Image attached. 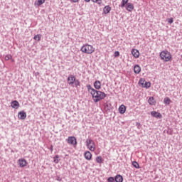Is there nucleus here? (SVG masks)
<instances>
[{
	"instance_id": "obj_2",
	"label": "nucleus",
	"mask_w": 182,
	"mask_h": 182,
	"mask_svg": "<svg viewBox=\"0 0 182 182\" xmlns=\"http://www.w3.org/2000/svg\"><path fill=\"white\" fill-rule=\"evenodd\" d=\"M81 52L82 53H87V55H92L93 52H95V48H93V46L85 44L83 45L80 48Z\"/></svg>"
},
{
	"instance_id": "obj_30",
	"label": "nucleus",
	"mask_w": 182,
	"mask_h": 182,
	"mask_svg": "<svg viewBox=\"0 0 182 182\" xmlns=\"http://www.w3.org/2000/svg\"><path fill=\"white\" fill-rule=\"evenodd\" d=\"M132 166H134L135 168H140V166L139 165V163H137V161H133Z\"/></svg>"
},
{
	"instance_id": "obj_17",
	"label": "nucleus",
	"mask_w": 182,
	"mask_h": 182,
	"mask_svg": "<svg viewBox=\"0 0 182 182\" xmlns=\"http://www.w3.org/2000/svg\"><path fill=\"white\" fill-rule=\"evenodd\" d=\"M112 11V7L110 6H105L103 9V12L105 15H107V14H109Z\"/></svg>"
},
{
	"instance_id": "obj_37",
	"label": "nucleus",
	"mask_w": 182,
	"mask_h": 182,
	"mask_svg": "<svg viewBox=\"0 0 182 182\" xmlns=\"http://www.w3.org/2000/svg\"><path fill=\"white\" fill-rule=\"evenodd\" d=\"M72 2H74L75 4H76V2H78L80 0H71Z\"/></svg>"
},
{
	"instance_id": "obj_33",
	"label": "nucleus",
	"mask_w": 182,
	"mask_h": 182,
	"mask_svg": "<svg viewBox=\"0 0 182 182\" xmlns=\"http://www.w3.org/2000/svg\"><path fill=\"white\" fill-rule=\"evenodd\" d=\"M144 82H146L145 80L140 79L139 81V85H141V86H144Z\"/></svg>"
},
{
	"instance_id": "obj_3",
	"label": "nucleus",
	"mask_w": 182,
	"mask_h": 182,
	"mask_svg": "<svg viewBox=\"0 0 182 182\" xmlns=\"http://www.w3.org/2000/svg\"><path fill=\"white\" fill-rule=\"evenodd\" d=\"M160 58L162 60H165V62H170L171 60V54L167 51H162L160 53Z\"/></svg>"
},
{
	"instance_id": "obj_29",
	"label": "nucleus",
	"mask_w": 182,
	"mask_h": 182,
	"mask_svg": "<svg viewBox=\"0 0 182 182\" xmlns=\"http://www.w3.org/2000/svg\"><path fill=\"white\" fill-rule=\"evenodd\" d=\"M46 1V0H38L37 6H41V5H43V4H45Z\"/></svg>"
},
{
	"instance_id": "obj_7",
	"label": "nucleus",
	"mask_w": 182,
	"mask_h": 182,
	"mask_svg": "<svg viewBox=\"0 0 182 182\" xmlns=\"http://www.w3.org/2000/svg\"><path fill=\"white\" fill-rule=\"evenodd\" d=\"M18 166L21 168L26 167L28 166V161L25 159H20L18 161Z\"/></svg>"
},
{
	"instance_id": "obj_8",
	"label": "nucleus",
	"mask_w": 182,
	"mask_h": 182,
	"mask_svg": "<svg viewBox=\"0 0 182 182\" xmlns=\"http://www.w3.org/2000/svg\"><path fill=\"white\" fill-rule=\"evenodd\" d=\"M104 109L105 112H110L113 110L114 107L112 106V104L110 102H106L104 105Z\"/></svg>"
},
{
	"instance_id": "obj_28",
	"label": "nucleus",
	"mask_w": 182,
	"mask_h": 182,
	"mask_svg": "<svg viewBox=\"0 0 182 182\" xmlns=\"http://www.w3.org/2000/svg\"><path fill=\"white\" fill-rule=\"evenodd\" d=\"M60 160H59V155H56L54 158H53V162L55 163V164H58V163H59Z\"/></svg>"
},
{
	"instance_id": "obj_5",
	"label": "nucleus",
	"mask_w": 182,
	"mask_h": 182,
	"mask_svg": "<svg viewBox=\"0 0 182 182\" xmlns=\"http://www.w3.org/2000/svg\"><path fill=\"white\" fill-rule=\"evenodd\" d=\"M76 80V77L73 75H70L67 78V82L70 86L74 87L73 85H75V81Z\"/></svg>"
},
{
	"instance_id": "obj_22",
	"label": "nucleus",
	"mask_w": 182,
	"mask_h": 182,
	"mask_svg": "<svg viewBox=\"0 0 182 182\" xmlns=\"http://www.w3.org/2000/svg\"><path fill=\"white\" fill-rule=\"evenodd\" d=\"M149 105L153 106V105H156V102L154 101V97H150L148 100Z\"/></svg>"
},
{
	"instance_id": "obj_34",
	"label": "nucleus",
	"mask_w": 182,
	"mask_h": 182,
	"mask_svg": "<svg viewBox=\"0 0 182 182\" xmlns=\"http://www.w3.org/2000/svg\"><path fill=\"white\" fill-rule=\"evenodd\" d=\"M168 22L171 24L174 22V19L173 18H168Z\"/></svg>"
},
{
	"instance_id": "obj_27",
	"label": "nucleus",
	"mask_w": 182,
	"mask_h": 182,
	"mask_svg": "<svg viewBox=\"0 0 182 182\" xmlns=\"http://www.w3.org/2000/svg\"><path fill=\"white\" fill-rule=\"evenodd\" d=\"M74 85H75V87H76V89H77L78 86H80V81L77 79H76L74 82Z\"/></svg>"
},
{
	"instance_id": "obj_14",
	"label": "nucleus",
	"mask_w": 182,
	"mask_h": 182,
	"mask_svg": "<svg viewBox=\"0 0 182 182\" xmlns=\"http://www.w3.org/2000/svg\"><path fill=\"white\" fill-rule=\"evenodd\" d=\"M126 109H127V107L124 105H120L118 109L120 114H124V113H126Z\"/></svg>"
},
{
	"instance_id": "obj_26",
	"label": "nucleus",
	"mask_w": 182,
	"mask_h": 182,
	"mask_svg": "<svg viewBox=\"0 0 182 182\" xmlns=\"http://www.w3.org/2000/svg\"><path fill=\"white\" fill-rule=\"evenodd\" d=\"M41 36H42L41 34H37V35L34 36L33 39H34V41H37L38 42H39L41 41Z\"/></svg>"
},
{
	"instance_id": "obj_12",
	"label": "nucleus",
	"mask_w": 182,
	"mask_h": 182,
	"mask_svg": "<svg viewBox=\"0 0 182 182\" xmlns=\"http://www.w3.org/2000/svg\"><path fill=\"white\" fill-rule=\"evenodd\" d=\"M68 141L69 144H73V146H76V144H77L75 137H69Z\"/></svg>"
},
{
	"instance_id": "obj_32",
	"label": "nucleus",
	"mask_w": 182,
	"mask_h": 182,
	"mask_svg": "<svg viewBox=\"0 0 182 182\" xmlns=\"http://www.w3.org/2000/svg\"><path fill=\"white\" fill-rule=\"evenodd\" d=\"M114 58H119V56H120V52L115 51L114 53Z\"/></svg>"
},
{
	"instance_id": "obj_25",
	"label": "nucleus",
	"mask_w": 182,
	"mask_h": 182,
	"mask_svg": "<svg viewBox=\"0 0 182 182\" xmlns=\"http://www.w3.org/2000/svg\"><path fill=\"white\" fill-rule=\"evenodd\" d=\"M96 161H97L99 164H102V163H103V159L102 158V156H97V157H96Z\"/></svg>"
},
{
	"instance_id": "obj_11",
	"label": "nucleus",
	"mask_w": 182,
	"mask_h": 182,
	"mask_svg": "<svg viewBox=\"0 0 182 182\" xmlns=\"http://www.w3.org/2000/svg\"><path fill=\"white\" fill-rule=\"evenodd\" d=\"M11 107H12L13 109H19V107H20L21 105H19V102H18V101L14 100V101L11 102Z\"/></svg>"
},
{
	"instance_id": "obj_13",
	"label": "nucleus",
	"mask_w": 182,
	"mask_h": 182,
	"mask_svg": "<svg viewBox=\"0 0 182 182\" xmlns=\"http://www.w3.org/2000/svg\"><path fill=\"white\" fill-rule=\"evenodd\" d=\"M132 55L134 56V58H136V59H137V58L140 56V52L137 49H132Z\"/></svg>"
},
{
	"instance_id": "obj_19",
	"label": "nucleus",
	"mask_w": 182,
	"mask_h": 182,
	"mask_svg": "<svg viewBox=\"0 0 182 182\" xmlns=\"http://www.w3.org/2000/svg\"><path fill=\"white\" fill-rule=\"evenodd\" d=\"M87 89L88 92H90V95H92V93H94V92L96 90L95 88L92 87V85H87Z\"/></svg>"
},
{
	"instance_id": "obj_15",
	"label": "nucleus",
	"mask_w": 182,
	"mask_h": 182,
	"mask_svg": "<svg viewBox=\"0 0 182 182\" xmlns=\"http://www.w3.org/2000/svg\"><path fill=\"white\" fill-rule=\"evenodd\" d=\"M126 9L128 12H132L134 9V6L132 3H128L126 6Z\"/></svg>"
},
{
	"instance_id": "obj_21",
	"label": "nucleus",
	"mask_w": 182,
	"mask_h": 182,
	"mask_svg": "<svg viewBox=\"0 0 182 182\" xmlns=\"http://www.w3.org/2000/svg\"><path fill=\"white\" fill-rule=\"evenodd\" d=\"M172 102L173 101H171V100L168 97H165L164 100V103L165 105H170L171 103H172Z\"/></svg>"
},
{
	"instance_id": "obj_24",
	"label": "nucleus",
	"mask_w": 182,
	"mask_h": 182,
	"mask_svg": "<svg viewBox=\"0 0 182 182\" xmlns=\"http://www.w3.org/2000/svg\"><path fill=\"white\" fill-rule=\"evenodd\" d=\"M127 4H129V0H122L121 2V8H124Z\"/></svg>"
},
{
	"instance_id": "obj_9",
	"label": "nucleus",
	"mask_w": 182,
	"mask_h": 182,
	"mask_svg": "<svg viewBox=\"0 0 182 182\" xmlns=\"http://www.w3.org/2000/svg\"><path fill=\"white\" fill-rule=\"evenodd\" d=\"M18 117L20 120H25L26 119V112L25 111H20L18 113Z\"/></svg>"
},
{
	"instance_id": "obj_18",
	"label": "nucleus",
	"mask_w": 182,
	"mask_h": 182,
	"mask_svg": "<svg viewBox=\"0 0 182 182\" xmlns=\"http://www.w3.org/2000/svg\"><path fill=\"white\" fill-rule=\"evenodd\" d=\"M134 72L136 75H139V73H140V72H141V68H140V65H134Z\"/></svg>"
},
{
	"instance_id": "obj_4",
	"label": "nucleus",
	"mask_w": 182,
	"mask_h": 182,
	"mask_svg": "<svg viewBox=\"0 0 182 182\" xmlns=\"http://www.w3.org/2000/svg\"><path fill=\"white\" fill-rule=\"evenodd\" d=\"M87 147L88 149H90V151H95L96 150V144H95V141L92 139H87Z\"/></svg>"
},
{
	"instance_id": "obj_41",
	"label": "nucleus",
	"mask_w": 182,
	"mask_h": 182,
	"mask_svg": "<svg viewBox=\"0 0 182 182\" xmlns=\"http://www.w3.org/2000/svg\"><path fill=\"white\" fill-rule=\"evenodd\" d=\"M69 137H74L73 136H69Z\"/></svg>"
},
{
	"instance_id": "obj_38",
	"label": "nucleus",
	"mask_w": 182,
	"mask_h": 182,
	"mask_svg": "<svg viewBox=\"0 0 182 182\" xmlns=\"http://www.w3.org/2000/svg\"><path fill=\"white\" fill-rule=\"evenodd\" d=\"M92 1L96 3V2H98L99 0H92Z\"/></svg>"
},
{
	"instance_id": "obj_35",
	"label": "nucleus",
	"mask_w": 182,
	"mask_h": 182,
	"mask_svg": "<svg viewBox=\"0 0 182 182\" xmlns=\"http://www.w3.org/2000/svg\"><path fill=\"white\" fill-rule=\"evenodd\" d=\"M114 178H113V177H109V178H108V179H107V181L108 182H114Z\"/></svg>"
},
{
	"instance_id": "obj_36",
	"label": "nucleus",
	"mask_w": 182,
	"mask_h": 182,
	"mask_svg": "<svg viewBox=\"0 0 182 182\" xmlns=\"http://www.w3.org/2000/svg\"><path fill=\"white\" fill-rule=\"evenodd\" d=\"M136 126L137 129H141V124L139 122H136Z\"/></svg>"
},
{
	"instance_id": "obj_23",
	"label": "nucleus",
	"mask_w": 182,
	"mask_h": 182,
	"mask_svg": "<svg viewBox=\"0 0 182 182\" xmlns=\"http://www.w3.org/2000/svg\"><path fill=\"white\" fill-rule=\"evenodd\" d=\"M151 83H150V82L145 81L142 87H146V89H149L151 87Z\"/></svg>"
},
{
	"instance_id": "obj_31",
	"label": "nucleus",
	"mask_w": 182,
	"mask_h": 182,
	"mask_svg": "<svg viewBox=\"0 0 182 182\" xmlns=\"http://www.w3.org/2000/svg\"><path fill=\"white\" fill-rule=\"evenodd\" d=\"M5 60H9V59H12L11 55H6L4 58Z\"/></svg>"
},
{
	"instance_id": "obj_39",
	"label": "nucleus",
	"mask_w": 182,
	"mask_h": 182,
	"mask_svg": "<svg viewBox=\"0 0 182 182\" xmlns=\"http://www.w3.org/2000/svg\"><path fill=\"white\" fill-rule=\"evenodd\" d=\"M50 151H53V146H51V147H50Z\"/></svg>"
},
{
	"instance_id": "obj_40",
	"label": "nucleus",
	"mask_w": 182,
	"mask_h": 182,
	"mask_svg": "<svg viewBox=\"0 0 182 182\" xmlns=\"http://www.w3.org/2000/svg\"><path fill=\"white\" fill-rule=\"evenodd\" d=\"M85 2H90V0H84Z\"/></svg>"
},
{
	"instance_id": "obj_10",
	"label": "nucleus",
	"mask_w": 182,
	"mask_h": 182,
	"mask_svg": "<svg viewBox=\"0 0 182 182\" xmlns=\"http://www.w3.org/2000/svg\"><path fill=\"white\" fill-rule=\"evenodd\" d=\"M94 87L97 90H100V89H102V82L100 80H95L94 82Z\"/></svg>"
},
{
	"instance_id": "obj_1",
	"label": "nucleus",
	"mask_w": 182,
	"mask_h": 182,
	"mask_svg": "<svg viewBox=\"0 0 182 182\" xmlns=\"http://www.w3.org/2000/svg\"><path fill=\"white\" fill-rule=\"evenodd\" d=\"M92 96L95 103H97L98 102H100V100H103V99H105L107 95H106V93L104 92L95 90V92L92 93Z\"/></svg>"
},
{
	"instance_id": "obj_6",
	"label": "nucleus",
	"mask_w": 182,
	"mask_h": 182,
	"mask_svg": "<svg viewBox=\"0 0 182 182\" xmlns=\"http://www.w3.org/2000/svg\"><path fill=\"white\" fill-rule=\"evenodd\" d=\"M151 116H152V117H155L156 119H163V115L161 113L156 111L151 112Z\"/></svg>"
},
{
	"instance_id": "obj_20",
	"label": "nucleus",
	"mask_w": 182,
	"mask_h": 182,
	"mask_svg": "<svg viewBox=\"0 0 182 182\" xmlns=\"http://www.w3.org/2000/svg\"><path fill=\"white\" fill-rule=\"evenodd\" d=\"M116 182H123V176L117 175L114 178Z\"/></svg>"
},
{
	"instance_id": "obj_16",
	"label": "nucleus",
	"mask_w": 182,
	"mask_h": 182,
	"mask_svg": "<svg viewBox=\"0 0 182 182\" xmlns=\"http://www.w3.org/2000/svg\"><path fill=\"white\" fill-rule=\"evenodd\" d=\"M84 156L86 160H92V153H90L89 151L85 152Z\"/></svg>"
}]
</instances>
